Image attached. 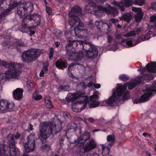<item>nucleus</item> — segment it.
Wrapping results in <instances>:
<instances>
[{
	"instance_id": "f257e3e1",
	"label": "nucleus",
	"mask_w": 156,
	"mask_h": 156,
	"mask_svg": "<svg viewBox=\"0 0 156 156\" xmlns=\"http://www.w3.org/2000/svg\"><path fill=\"white\" fill-rule=\"evenodd\" d=\"M154 79V76L151 74L146 73L143 74L137 80H135L133 82L124 84L123 85H121L117 87L116 88V93L115 92H113L112 95L108 100L105 101L106 103L110 105L113 102H119L120 101L121 97H122L123 101L127 100L128 97L127 96L129 94V92L126 91L127 87L128 86V89L131 90L136 86H140L146 82H149L150 80Z\"/></svg>"
},
{
	"instance_id": "f03ea898",
	"label": "nucleus",
	"mask_w": 156,
	"mask_h": 156,
	"mask_svg": "<svg viewBox=\"0 0 156 156\" xmlns=\"http://www.w3.org/2000/svg\"><path fill=\"white\" fill-rule=\"evenodd\" d=\"M34 5L28 2L20 5L17 8V13L20 18L24 17V22L33 21L35 26H39L41 23V16L38 13L30 14L34 10Z\"/></svg>"
},
{
	"instance_id": "7ed1b4c3",
	"label": "nucleus",
	"mask_w": 156,
	"mask_h": 156,
	"mask_svg": "<svg viewBox=\"0 0 156 156\" xmlns=\"http://www.w3.org/2000/svg\"><path fill=\"white\" fill-rule=\"evenodd\" d=\"M62 123L54 124L50 122H44L41 123L39 126V138L41 140H46L51 134H56L61 132Z\"/></svg>"
},
{
	"instance_id": "20e7f679",
	"label": "nucleus",
	"mask_w": 156,
	"mask_h": 156,
	"mask_svg": "<svg viewBox=\"0 0 156 156\" xmlns=\"http://www.w3.org/2000/svg\"><path fill=\"white\" fill-rule=\"evenodd\" d=\"M0 65L9 68L5 73L0 74V76H2L1 80L9 79L12 78L15 79L18 78L21 73L19 69L21 67L20 63L12 62L9 63L0 60Z\"/></svg>"
},
{
	"instance_id": "39448f33",
	"label": "nucleus",
	"mask_w": 156,
	"mask_h": 156,
	"mask_svg": "<svg viewBox=\"0 0 156 156\" xmlns=\"http://www.w3.org/2000/svg\"><path fill=\"white\" fill-rule=\"evenodd\" d=\"M9 147L4 144H0V156H6L9 151L11 156H16L17 148L16 147L15 140L13 135L9 134L7 137Z\"/></svg>"
},
{
	"instance_id": "423d86ee",
	"label": "nucleus",
	"mask_w": 156,
	"mask_h": 156,
	"mask_svg": "<svg viewBox=\"0 0 156 156\" xmlns=\"http://www.w3.org/2000/svg\"><path fill=\"white\" fill-rule=\"evenodd\" d=\"M69 15V23L71 27H76L74 28V32L76 35L79 37L83 36L85 30L83 28L84 23L80 21L77 16Z\"/></svg>"
},
{
	"instance_id": "0eeeda50",
	"label": "nucleus",
	"mask_w": 156,
	"mask_h": 156,
	"mask_svg": "<svg viewBox=\"0 0 156 156\" xmlns=\"http://www.w3.org/2000/svg\"><path fill=\"white\" fill-rule=\"evenodd\" d=\"M41 55L39 49L31 48L23 52L21 55L22 59L23 62H31L37 60Z\"/></svg>"
},
{
	"instance_id": "6e6552de",
	"label": "nucleus",
	"mask_w": 156,
	"mask_h": 156,
	"mask_svg": "<svg viewBox=\"0 0 156 156\" xmlns=\"http://www.w3.org/2000/svg\"><path fill=\"white\" fill-rule=\"evenodd\" d=\"M83 50L86 52V56L90 58H95L98 56V50L96 46L92 44L87 41H80L79 42Z\"/></svg>"
},
{
	"instance_id": "1a4fd4ad",
	"label": "nucleus",
	"mask_w": 156,
	"mask_h": 156,
	"mask_svg": "<svg viewBox=\"0 0 156 156\" xmlns=\"http://www.w3.org/2000/svg\"><path fill=\"white\" fill-rule=\"evenodd\" d=\"M145 93L138 99H134L133 101L134 103L144 102L148 101L153 95V92L156 93V81H154L148 87L146 88L144 90Z\"/></svg>"
},
{
	"instance_id": "9d476101",
	"label": "nucleus",
	"mask_w": 156,
	"mask_h": 156,
	"mask_svg": "<svg viewBox=\"0 0 156 156\" xmlns=\"http://www.w3.org/2000/svg\"><path fill=\"white\" fill-rule=\"evenodd\" d=\"M108 9L101 5H98L97 10H94L95 14L98 16L101 17L105 15L104 12L109 15H112L114 17L116 16L118 14V11L115 8L109 4L107 5Z\"/></svg>"
},
{
	"instance_id": "9b49d317",
	"label": "nucleus",
	"mask_w": 156,
	"mask_h": 156,
	"mask_svg": "<svg viewBox=\"0 0 156 156\" xmlns=\"http://www.w3.org/2000/svg\"><path fill=\"white\" fill-rule=\"evenodd\" d=\"M90 135L89 132L86 131L78 137L77 140H75L74 142H72V143L75 144L74 148L80 147H82L84 145L85 142L90 139Z\"/></svg>"
},
{
	"instance_id": "f8f14e48",
	"label": "nucleus",
	"mask_w": 156,
	"mask_h": 156,
	"mask_svg": "<svg viewBox=\"0 0 156 156\" xmlns=\"http://www.w3.org/2000/svg\"><path fill=\"white\" fill-rule=\"evenodd\" d=\"M15 105L13 103H9L7 100L0 99V110L1 111L7 110L11 111L14 108Z\"/></svg>"
},
{
	"instance_id": "ddd939ff",
	"label": "nucleus",
	"mask_w": 156,
	"mask_h": 156,
	"mask_svg": "<svg viewBox=\"0 0 156 156\" xmlns=\"http://www.w3.org/2000/svg\"><path fill=\"white\" fill-rule=\"evenodd\" d=\"M97 144L95 141L93 140H90L84 145H83V149L85 153L88 152L91 150L96 148Z\"/></svg>"
},
{
	"instance_id": "4468645a",
	"label": "nucleus",
	"mask_w": 156,
	"mask_h": 156,
	"mask_svg": "<svg viewBox=\"0 0 156 156\" xmlns=\"http://www.w3.org/2000/svg\"><path fill=\"white\" fill-rule=\"evenodd\" d=\"M4 4L8 6L7 9H12L19 5L16 0H0V9L1 8L3 9L1 6Z\"/></svg>"
},
{
	"instance_id": "2eb2a0df",
	"label": "nucleus",
	"mask_w": 156,
	"mask_h": 156,
	"mask_svg": "<svg viewBox=\"0 0 156 156\" xmlns=\"http://www.w3.org/2000/svg\"><path fill=\"white\" fill-rule=\"evenodd\" d=\"M83 95V94L78 93H71V95L70 97H66V98L65 99L66 100L64 99L62 100L61 102L63 104H66V102H69L71 101H74L78 99V97H82Z\"/></svg>"
},
{
	"instance_id": "dca6fc26",
	"label": "nucleus",
	"mask_w": 156,
	"mask_h": 156,
	"mask_svg": "<svg viewBox=\"0 0 156 156\" xmlns=\"http://www.w3.org/2000/svg\"><path fill=\"white\" fill-rule=\"evenodd\" d=\"M35 141L34 139L29 140L24 145L25 151L27 153L33 152L35 147Z\"/></svg>"
},
{
	"instance_id": "f3484780",
	"label": "nucleus",
	"mask_w": 156,
	"mask_h": 156,
	"mask_svg": "<svg viewBox=\"0 0 156 156\" xmlns=\"http://www.w3.org/2000/svg\"><path fill=\"white\" fill-rule=\"evenodd\" d=\"M99 98V96L97 94H94L91 96L90 100L91 103L90 105V108H92L98 107L100 104V102L97 101Z\"/></svg>"
},
{
	"instance_id": "a211bd4d",
	"label": "nucleus",
	"mask_w": 156,
	"mask_h": 156,
	"mask_svg": "<svg viewBox=\"0 0 156 156\" xmlns=\"http://www.w3.org/2000/svg\"><path fill=\"white\" fill-rule=\"evenodd\" d=\"M56 67L59 69L63 70L67 66L68 62L66 60L63 61L58 59L55 62Z\"/></svg>"
},
{
	"instance_id": "6ab92c4d",
	"label": "nucleus",
	"mask_w": 156,
	"mask_h": 156,
	"mask_svg": "<svg viewBox=\"0 0 156 156\" xmlns=\"http://www.w3.org/2000/svg\"><path fill=\"white\" fill-rule=\"evenodd\" d=\"M69 15L78 16H82V13L81 8L78 6L76 5L73 7L69 12Z\"/></svg>"
},
{
	"instance_id": "aec40b11",
	"label": "nucleus",
	"mask_w": 156,
	"mask_h": 156,
	"mask_svg": "<svg viewBox=\"0 0 156 156\" xmlns=\"http://www.w3.org/2000/svg\"><path fill=\"white\" fill-rule=\"evenodd\" d=\"M96 6V3H94L90 0L89 2V4L86 5L84 8V10L86 12L91 13L92 10L94 11Z\"/></svg>"
},
{
	"instance_id": "412c9836",
	"label": "nucleus",
	"mask_w": 156,
	"mask_h": 156,
	"mask_svg": "<svg viewBox=\"0 0 156 156\" xmlns=\"http://www.w3.org/2000/svg\"><path fill=\"white\" fill-rule=\"evenodd\" d=\"M23 89L18 88L14 90L13 95L14 99L16 100H19L23 97Z\"/></svg>"
},
{
	"instance_id": "4be33fe9",
	"label": "nucleus",
	"mask_w": 156,
	"mask_h": 156,
	"mask_svg": "<svg viewBox=\"0 0 156 156\" xmlns=\"http://www.w3.org/2000/svg\"><path fill=\"white\" fill-rule=\"evenodd\" d=\"M132 18V15L130 13L126 12L125 14H122V16L119 18L121 21H124L129 23Z\"/></svg>"
},
{
	"instance_id": "5701e85b",
	"label": "nucleus",
	"mask_w": 156,
	"mask_h": 156,
	"mask_svg": "<svg viewBox=\"0 0 156 156\" xmlns=\"http://www.w3.org/2000/svg\"><path fill=\"white\" fill-rule=\"evenodd\" d=\"M81 94H83V95L82 97H79L78 98V99L80 98L81 97H83L84 98L83 100H80V105H81V111L83 110V109H84L85 108H86L87 106V104L89 101V98L87 96H86L85 97H84V94L83 93H81Z\"/></svg>"
},
{
	"instance_id": "b1692460",
	"label": "nucleus",
	"mask_w": 156,
	"mask_h": 156,
	"mask_svg": "<svg viewBox=\"0 0 156 156\" xmlns=\"http://www.w3.org/2000/svg\"><path fill=\"white\" fill-rule=\"evenodd\" d=\"M2 12L0 13V21L3 20L5 19V16H7L9 13L12 10V9H4L1 8Z\"/></svg>"
},
{
	"instance_id": "393cba45",
	"label": "nucleus",
	"mask_w": 156,
	"mask_h": 156,
	"mask_svg": "<svg viewBox=\"0 0 156 156\" xmlns=\"http://www.w3.org/2000/svg\"><path fill=\"white\" fill-rule=\"evenodd\" d=\"M79 41H77L76 40L72 41L70 40L69 42V43L66 45V47L67 48L69 47L70 48H75L78 46V43L80 45L79 42Z\"/></svg>"
},
{
	"instance_id": "a878e982",
	"label": "nucleus",
	"mask_w": 156,
	"mask_h": 156,
	"mask_svg": "<svg viewBox=\"0 0 156 156\" xmlns=\"http://www.w3.org/2000/svg\"><path fill=\"white\" fill-rule=\"evenodd\" d=\"M44 100L45 105L47 108H53L54 106L51 103L49 97L45 96Z\"/></svg>"
},
{
	"instance_id": "bb28decb",
	"label": "nucleus",
	"mask_w": 156,
	"mask_h": 156,
	"mask_svg": "<svg viewBox=\"0 0 156 156\" xmlns=\"http://www.w3.org/2000/svg\"><path fill=\"white\" fill-rule=\"evenodd\" d=\"M66 56L68 58H73V57L76 55V53L73 51L72 48H70L69 47H66Z\"/></svg>"
},
{
	"instance_id": "cd10ccee",
	"label": "nucleus",
	"mask_w": 156,
	"mask_h": 156,
	"mask_svg": "<svg viewBox=\"0 0 156 156\" xmlns=\"http://www.w3.org/2000/svg\"><path fill=\"white\" fill-rule=\"evenodd\" d=\"M23 21L24 22L23 20ZM25 22H24V23H23V22L22 25L18 28L19 30L23 33H26L28 31V25L27 23H25Z\"/></svg>"
},
{
	"instance_id": "c85d7f7f",
	"label": "nucleus",
	"mask_w": 156,
	"mask_h": 156,
	"mask_svg": "<svg viewBox=\"0 0 156 156\" xmlns=\"http://www.w3.org/2000/svg\"><path fill=\"white\" fill-rule=\"evenodd\" d=\"M102 154L103 156H108L110 151L109 146H105L102 145Z\"/></svg>"
},
{
	"instance_id": "c756f323",
	"label": "nucleus",
	"mask_w": 156,
	"mask_h": 156,
	"mask_svg": "<svg viewBox=\"0 0 156 156\" xmlns=\"http://www.w3.org/2000/svg\"><path fill=\"white\" fill-rule=\"evenodd\" d=\"M134 40L133 39H131L128 40H122L121 42L122 43H126V44L129 47H133L137 44V43H133Z\"/></svg>"
},
{
	"instance_id": "7c9ffc66",
	"label": "nucleus",
	"mask_w": 156,
	"mask_h": 156,
	"mask_svg": "<svg viewBox=\"0 0 156 156\" xmlns=\"http://www.w3.org/2000/svg\"><path fill=\"white\" fill-rule=\"evenodd\" d=\"M122 3H123V6H122L125 10V7H129L131 6L133 4V0H124V1H122Z\"/></svg>"
},
{
	"instance_id": "2f4dec72",
	"label": "nucleus",
	"mask_w": 156,
	"mask_h": 156,
	"mask_svg": "<svg viewBox=\"0 0 156 156\" xmlns=\"http://www.w3.org/2000/svg\"><path fill=\"white\" fill-rule=\"evenodd\" d=\"M111 3L114 5L118 6L119 9L122 12L124 11V8L122 7L123 6V3H122V1L120 2L119 3L116 1H113Z\"/></svg>"
},
{
	"instance_id": "473e14b6",
	"label": "nucleus",
	"mask_w": 156,
	"mask_h": 156,
	"mask_svg": "<svg viewBox=\"0 0 156 156\" xmlns=\"http://www.w3.org/2000/svg\"><path fill=\"white\" fill-rule=\"evenodd\" d=\"M153 36V34L152 32L151 31L149 30L147 31L146 34H145L144 35L142 36H141V38H144V39L143 40L144 41L145 40L150 39Z\"/></svg>"
},
{
	"instance_id": "72a5a7b5",
	"label": "nucleus",
	"mask_w": 156,
	"mask_h": 156,
	"mask_svg": "<svg viewBox=\"0 0 156 156\" xmlns=\"http://www.w3.org/2000/svg\"><path fill=\"white\" fill-rule=\"evenodd\" d=\"M58 89L59 91H69L71 90V89L69 85H60L58 88Z\"/></svg>"
},
{
	"instance_id": "f704fd0d",
	"label": "nucleus",
	"mask_w": 156,
	"mask_h": 156,
	"mask_svg": "<svg viewBox=\"0 0 156 156\" xmlns=\"http://www.w3.org/2000/svg\"><path fill=\"white\" fill-rule=\"evenodd\" d=\"M37 27L35 26H29L28 31L26 32V33L29 34L30 36H33L35 33V31L34 30Z\"/></svg>"
},
{
	"instance_id": "c9c22d12",
	"label": "nucleus",
	"mask_w": 156,
	"mask_h": 156,
	"mask_svg": "<svg viewBox=\"0 0 156 156\" xmlns=\"http://www.w3.org/2000/svg\"><path fill=\"white\" fill-rule=\"evenodd\" d=\"M107 140L108 142L111 141V142L109 144V145L108 146L110 148L114 144L115 141V138L113 137L112 135H109L107 136Z\"/></svg>"
},
{
	"instance_id": "e433bc0d",
	"label": "nucleus",
	"mask_w": 156,
	"mask_h": 156,
	"mask_svg": "<svg viewBox=\"0 0 156 156\" xmlns=\"http://www.w3.org/2000/svg\"><path fill=\"white\" fill-rule=\"evenodd\" d=\"M143 16V13L142 12H138L135 16V19L136 22H140Z\"/></svg>"
},
{
	"instance_id": "4c0bfd02",
	"label": "nucleus",
	"mask_w": 156,
	"mask_h": 156,
	"mask_svg": "<svg viewBox=\"0 0 156 156\" xmlns=\"http://www.w3.org/2000/svg\"><path fill=\"white\" fill-rule=\"evenodd\" d=\"M147 67H150L151 69H149V71L151 72H156V63L155 62H152L151 64H149L147 65Z\"/></svg>"
},
{
	"instance_id": "58836bf2",
	"label": "nucleus",
	"mask_w": 156,
	"mask_h": 156,
	"mask_svg": "<svg viewBox=\"0 0 156 156\" xmlns=\"http://www.w3.org/2000/svg\"><path fill=\"white\" fill-rule=\"evenodd\" d=\"M133 4L142 6L145 3V0H133Z\"/></svg>"
},
{
	"instance_id": "ea45409f",
	"label": "nucleus",
	"mask_w": 156,
	"mask_h": 156,
	"mask_svg": "<svg viewBox=\"0 0 156 156\" xmlns=\"http://www.w3.org/2000/svg\"><path fill=\"white\" fill-rule=\"evenodd\" d=\"M150 62V63H148L147 64V65H146V68H145L144 67H142L140 69V71L142 72V73H144L146 70H147V71L149 72H150V73H156V72H151V71L150 70H149V69H151V68L150 67H148V68L147 67V65L149 64H151L152 62Z\"/></svg>"
},
{
	"instance_id": "a19ab883",
	"label": "nucleus",
	"mask_w": 156,
	"mask_h": 156,
	"mask_svg": "<svg viewBox=\"0 0 156 156\" xmlns=\"http://www.w3.org/2000/svg\"><path fill=\"white\" fill-rule=\"evenodd\" d=\"M77 129V125L75 123H72L71 124L69 128H68V130H72V132H75Z\"/></svg>"
},
{
	"instance_id": "79ce46f5",
	"label": "nucleus",
	"mask_w": 156,
	"mask_h": 156,
	"mask_svg": "<svg viewBox=\"0 0 156 156\" xmlns=\"http://www.w3.org/2000/svg\"><path fill=\"white\" fill-rule=\"evenodd\" d=\"M129 76L125 74L121 75L119 76V79L123 81H126L129 80Z\"/></svg>"
},
{
	"instance_id": "37998d69",
	"label": "nucleus",
	"mask_w": 156,
	"mask_h": 156,
	"mask_svg": "<svg viewBox=\"0 0 156 156\" xmlns=\"http://www.w3.org/2000/svg\"><path fill=\"white\" fill-rule=\"evenodd\" d=\"M136 34V33L134 31H131L129 32L126 33L124 34V36L126 37H130L133 36H135Z\"/></svg>"
},
{
	"instance_id": "c03bdc74",
	"label": "nucleus",
	"mask_w": 156,
	"mask_h": 156,
	"mask_svg": "<svg viewBox=\"0 0 156 156\" xmlns=\"http://www.w3.org/2000/svg\"><path fill=\"white\" fill-rule=\"evenodd\" d=\"M77 86L79 87H80L82 89L85 88L87 87L86 83L85 82H81L77 84Z\"/></svg>"
},
{
	"instance_id": "a18cd8bd",
	"label": "nucleus",
	"mask_w": 156,
	"mask_h": 156,
	"mask_svg": "<svg viewBox=\"0 0 156 156\" xmlns=\"http://www.w3.org/2000/svg\"><path fill=\"white\" fill-rule=\"evenodd\" d=\"M54 54V49L53 48H50L49 50V59L51 60L53 58V56Z\"/></svg>"
},
{
	"instance_id": "49530a36",
	"label": "nucleus",
	"mask_w": 156,
	"mask_h": 156,
	"mask_svg": "<svg viewBox=\"0 0 156 156\" xmlns=\"http://www.w3.org/2000/svg\"><path fill=\"white\" fill-rule=\"evenodd\" d=\"M16 44L17 46H19L20 47H25V44H24L21 40L20 39L16 41Z\"/></svg>"
},
{
	"instance_id": "de8ad7c7",
	"label": "nucleus",
	"mask_w": 156,
	"mask_h": 156,
	"mask_svg": "<svg viewBox=\"0 0 156 156\" xmlns=\"http://www.w3.org/2000/svg\"><path fill=\"white\" fill-rule=\"evenodd\" d=\"M45 6L46 7V11L47 14L49 15H51L52 12V8L50 7L47 6V5H46Z\"/></svg>"
},
{
	"instance_id": "09e8293b",
	"label": "nucleus",
	"mask_w": 156,
	"mask_h": 156,
	"mask_svg": "<svg viewBox=\"0 0 156 156\" xmlns=\"http://www.w3.org/2000/svg\"><path fill=\"white\" fill-rule=\"evenodd\" d=\"M150 20L151 22H154V25L155 27L156 28V16L154 15L150 17Z\"/></svg>"
},
{
	"instance_id": "8fccbe9b",
	"label": "nucleus",
	"mask_w": 156,
	"mask_h": 156,
	"mask_svg": "<svg viewBox=\"0 0 156 156\" xmlns=\"http://www.w3.org/2000/svg\"><path fill=\"white\" fill-rule=\"evenodd\" d=\"M42 147L44 150L46 152L49 151L51 148L50 146L47 144H44Z\"/></svg>"
},
{
	"instance_id": "3c124183",
	"label": "nucleus",
	"mask_w": 156,
	"mask_h": 156,
	"mask_svg": "<svg viewBox=\"0 0 156 156\" xmlns=\"http://www.w3.org/2000/svg\"><path fill=\"white\" fill-rule=\"evenodd\" d=\"M132 10L134 12H142L141 9L140 8H137L136 7H133Z\"/></svg>"
},
{
	"instance_id": "603ef678",
	"label": "nucleus",
	"mask_w": 156,
	"mask_h": 156,
	"mask_svg": "<svg viewBox=\"0 0 156 156\" xmlns=\"http://www.w3.org/2000/svg\"><path fill=\"white\" fill-rule=\"evenodd\" d=\"M74 68V64L73 63H72L70 64L69 66L68 69L67 71L70 72L71 71L73 70V68Z\"/></svg>"
},
{
	"instance_id": "864d4df0",
	"label": "nucleus",
	"mask_w": 156,
	"mask_h": 156,
	"mask_svg": "<svg viewBox=\"0 0 156 156\" xmlns=\"http://www.w3.org/2000/svg\"><path fill=\"white\" fill-rule=\"evenodd\" d=\"M54 33L56 36H58L61 34L62 33V32H61V30H58L56 29L54 30Z\"/></svg>"
},
{
	"instance_id": "5fc2aeb1",
	"label": "nucleus",
	"mask_w": 156,
	"mask_h": 156,
	"mask_svg": "<svg viewBox=\"0 0 156 156\" xmlns=\"http://www.w3.org/2000/svg\"><path fill=\"white\" fill-rule=\"evenodd\" d=\"M113 37H111L110 35H108L107 38V41L108 43H111L112 41L113 40Z\"/></svg>"
},
{
	"instance_id": "6e6d98bb",
	"label": "nucleus",
	"mask_w": 156,
	"mask_h": 156,
	"mask_svg": "<svg viewBox=\"0 0 156 156\" xmlns=\"http://www.w3.org/2000/svg\"><path fill=\"white\" fill-rule=\"evenodd\" d=\"M42 96L41 95H37L34 97V99L38 101L40 100L42 98Z\"/></svg>"
},
{
	"instance_id": "4d7b16f0",
	"label": "nucleus",
	"mask_w": 156,
	"mask_h": 156,
	"mask_svg": "<svg viewBox=\"0 0 156 156\" xmlns=\"http://www.w3.org/2000/svg\"><path fill=\"white\" fill-rule=\"evenodd\" d=\"M102 121L103 123H105L106 124L109 123L110 124H111L112 123V121L111 120H105V119H103V120H102Z\"/></svg>"
},
{
	"instance_id": "13d9d810",
	"label": "nucleus",
	"mask_w": 156,
	"mask_h": 156,
	"mask_svg": "<svg viewBox=\"0 0 156 156\" xmlns=\"http://www.w3.org/2000/svg\"><path fill=\"white\" fill-rule=\"evenodd\" d=\"M64 116L68 118H70L71 116L70 114L68 112H65L63 113Z\"/></svg>"
},
{
	"instance_id": "bf43d9fd",
	"label": "nucleus",
	"mask_w": 156,
	"mask_h": 156,
	"mask_svg": "<svg viewBox=\"0 0 156 156\" xmlns=\"http://www.w3.org/2000/svg\"><path fill=\"white\" fill-rule=\"evenodd\" d=\"M68 73L69 76L72 78H74V76L73 75V73L71 72V71L68 72L67 71Z\"/></svg>"
},
{
	"instance_id": "052dcab7",
	"label": "nucleus",
	"mask_w": 156,
	"mask_h": 156,
	"mask_svg": "<svg viewBox=\"0 0 156 156\" xmlns=\"http://www.w3.org/2000/svg\"><path fill=\"white\" fill-rule=\"evenodd\" d=\"M95 1L99 4L103 3L105 1V0H95Z\"/></svg>"
},
{
	"instance_id": "680f3d73",
	"label": "nucleus",
	"mask_w": 156,
	"mask_h": 156,
	"mask_svg": "<svg viewBox=\"0 0 156 156\" xmlns=\"http://www.w3.org/2000/svg\"><path fill=\"white\" fill-rule=\"evenodd\" d=\"M94 87L96 88L99 89L101 87V85L99 83L94 84Z\"/></svg>"
},
{
	"instance_id": "e2e57ef3",
	"label": "nucleus",
	"mask_w": 156,
	"mask_h": 156,
	"mask_svg": "<svg viewBox=\"0 0 156 156\" xmlns=\"http://www.w3.org/2000/svg\"><path fill=\"white\" fill-rule=\"evenodd\" d=\"M44 71L43 69H42V70H41V71L40 72L39 76L40 77H42L44 76Z\"/></svg>"
},
{
	"instance_id": "0e129e2a",
	"label": "nucleus",
	"mask_w": 156,
	"mask_h": 156,
	"mask_svg": "<svg viewBox=\"0 0 156 156\" xmlns=\"http://www.w3.org/2000/svg\"><path fill=\"white\" fill-rule=\"evenodd\" d=\"M112 22L113 23H116L119 21V20L118 19H112L111 20Z\"/></svg>"
},
{
	"instance_id": "69168bd1",
	"label": "nucleus",
	"mask_w": 156,
	"mask_h": 156,
	"mask_svg": "<svg viewBox=\"0 0 156 156\" xmlns=\"http://www.w3.org/2000/svg\"><path fill=\"white\" fill-rule=\"evenodd\" d=\"M16 48L17 50L20 53H21L22 52V50L21 48L19 46H16Z\"/></svg>"
},
{
	"instance_id": "338daca9",
	"label": "nucleus",
	"mask_w": 156,
	"mask_h": 156,
	"mask_svg": "<svg viewBox=\"0 0 156 156\" xmlns=\"http://www.w3.org/2000/svg\"><path fill=\"white\" fill-rule=\"evenodd\" d=\"M93 82L92 81H90L87 85V86L89 87H92L93 86Z\"/></svg>"
},
{
	"instance_id": "774afa93",
	"label": "nucleus",
	"mask_w": 156,
	"mask_h": 156,
	"mask_svg": "<svg viewBox=\"0 0 156 156\" xmlns=\"http://www.w3.org/2000/svg\"><path fill=\"white\" fill-rule=\"evenodd\" d=\"M87 156H99V154L96 153H94L93 154H90L89 156L87 155Z\"/></svg>"
}]
</instances>
